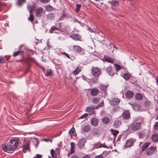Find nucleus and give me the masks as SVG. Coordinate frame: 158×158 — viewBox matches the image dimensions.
I'll return each mask as SVG.
<instances>
[{"instance_id": "1", "label": "nucleus", "mask_w": 158, "mask_h": 158, "mask_svg": "<svg viewBox=\"0 0 158 158\" xmlns=\"http://www.w3.org/2000/svg\"><path fill=\"white\" fill-rule=\"evenodd\" d=\"M9 143V144L7 146L5 143L2 145V149L4 152H7V151H14L19 144V139H12L10 140Z\"/></svg>"}, {"instance_id": "2", "label": "nucleus", "mask_w": 158, "mask_h": 158, "mask_svg": "<svg viewBox=\"0 0 158 158\" xmlns=\"http://www.w3.org/2000/svg\"><path fill=\"white\" fill-rule=\"evenodd\" d=\"M131 129L134 131L139 130L142 128L141 123L134 121L130 125Z\"/></svg>"}, {"instance_id": "3", "label": "nucleus", "mask_w": 158, "mask_h": 158, "mask_svg": "<svg viewBox=\"0 0 158 158\" xmlns=\"http://www.w3.org/2000/svg\"><path fill=\"white\" fill-rule=\"evenodd\" d=\"M91 71L92 74L95 78L98 77L101 73L100 69L95 67H93Z\"/></svg>"}, {"instance_id": "4", "label": "nucleus", "mask_w": 158, "mask_h": 158, "mask_svg": "<svg viewBox=\"0 0 158 158\" xmlns=\"http://www.w3.org/2000/svg\"><path fill=\"white\" fill-rule=\"evenodd\" d=\"M73 49L74 52L77 53H80L83 54L84 53V49L78 45L73 46Z\"/></svg>"}, {"instance_id": "5", "label": "nucleus", "mask_w": 158, "mask_h": 158, "mask_svg": "<svg viewBox=\"0 0 158 158\" xmlns=\"http://www.w3.org/2000/svg\"><path fill=\"white\" fill-rule=\"evenodd\" d=\"M70 37L75 41H81V37L79 34H72L70 35Z\"/></svg>"}, {"instance_id": "6", "label": "nucleus", "mask_w": 158, "mask_h": 158, "mask_svg": "<svg viewBox=\"0 0 158 158\" xmlns=\"http://www.w3.org/2000/svg\"><path fill=\"white\" fill-rule=\"evenodd\" d=\"M156 147L153 146L149 147L148 149L146 150V153L148 156H151L155 152Z\"/></svg>"}, {"instance_id": "7", "label": "nucleus", "mask_w": 158, "mask_h": 158, "mask_svg": "<svg viewBox=\"0 0 158 158\" xmlns=\"http://www.w3.org/2000/svg\"><path fill=\"white\" fill-rule=\"evenodd\" d=\"M122 116L124 119H128L131 117L130 113L128 110H125L123 112Z\"/></svg>"}, {"instance_id": "8", "label": "nucleus", "mask_w": 158, "mask_h": 158, "mask_svg": "<svg viewBox=\"0 0 158 158\" xmlns=\"http://www.w3.org/2000/svg\"><path fill=\"white\" fill-rule=\"evenodd\" d=\"M44 9L40 7L37 9L35 11L36 16L37 17H41L44 15Z\"/></svg>"}, {"instance_id": "9", "label": "nucleus", "mask_w": 158, "mask_h": 158, "mask_svg": "<svg viewBox=\"0 0 158 158\" xmlns=\"http://www.w3.org/2000/svg\"><path fill=\"white\" fill-rule=\"evenodd\" d=\"M134 143L133 139H130L127 140L124 146L125 148H127L132 146L134 144Z\"/></svg>"}, {"instance_id": "10", "label": "nucleus", "mask_w": 158, "mask_h": 158, "mask_svg": "<svg viewBox=\"0 0 158 158\" xmlns=\"http://www.w3.org/2000/svg\"><path fill=\"white\" fill-rule=\"evenodd\" d=\"M112 69V67L110 65L107 67L105 69L106 71L109 74V75L112 76H113L115 73H114L113 72ZM116 73L117 75H118L117 73Z\"/></svg>"}, {"instance_id": "11", "label": "nucleus", "mask_w": 158, "mask_h": 158, "mask_svg": "<svg viewBox=\"0 0 158 158\" xmlns=\"http://www.w3.org/2000/svg\"><path fill=\"white\" fill-rule=\"evenodd\" d=\"M120 101V100L119 98H115L111 100L110 102V103L112 106H117L119 104Z\"/></svg>"}, {"instance_id": "12", "label": "nucleus", "mask_w": 158, "mask_h": 158, "mask_svg": "<svg viewBox=\"0 0 158 158\" xmlns=\"http://www.w3.org/2000/svg\"><path fill=\"white\" fill-rule=\"evenodd\" d=\"M90 123L92 126L95 127L98 125V121L97 118H93L90 120Z\"/></svg>"}, {"instance_id": "13", "label": "nucleus", "mask_w": 158, "mask_h": 158, "mask_svg": "<svg viewBox=\"0 0 158 158\" xmlns=\"http://www.w3.org/2000/svg\"><path fill=\"white\" fill-rule=\"evenodd\" d=\"M99 90L95 88L90 90V93L91 95L95 96L97 95L99 93Z\"/></svg>"}, {"instance_id": "14", "label": "nucleus", "mask_w": 158, "mask_h": 158, "mask_svg": "<svg viewBox=\"0 0 158 158\" xmlns=\"http://www.w3.org/2000/svg\"><path fill=\"white\" fill-rule=\"evenodd\" d=\"M103 59L105 61L111 63H113L114 61L113 59L112 58L110 57L107 56L106 55L104 56Z\"/></svg>"}, {"instance_id": "15", "label": "nucleus", "mask_w": 158, "mask_h": 158, "mask_svg": "<svg viewBox=\"0 0 158 158\" xmlns=\"http://www.w3.org/2000/svg\"><path fill=\"white\" fill-rule=\"evenodd\" d=\"M91 127L89 125L84 126L81 129V130L84 132H88L90 131Z\"/></svg>"}, {"instance_id": "16", "label": "nucleus", "mask_w": 158, "mask_h": 158, "mask_svg": "<svg viewBox=\"0 0 158 158\" xmlns=\"http://www.w3.org/2000/svg\"><path fill=\"white\" fill-rule=\"evenodd\" d=\"M134 96V93L130 90L127 91L125 93V96L128 98H131L133 97Z\"/></svg>"}, {"instance_id": "17", "label": "nucleus", "mask_w": 158, "mask_h": 158, "mask_svg": "<svg viewBox=\"0 0 158 158\" xmlns=\"http://www.w3.org/2000/svg\"><path fill=\"white\" fill-rule=\"evenodd\" d=\"M94 146L96 148H107V147L104 144H102L100 142H98L94 144Z\"/></svg>"}, {"instance_id": "18", "label": "nucleus", "mask_w": 158, "mask_h": 158, "mask_svg": "<svg viewBox=\"0 0 158 158\" xmlns=\"http://www.w3.org/2000/svg\"><path fill=\"white\" fill-rule=\"evenodd\" d=\"M108 2L112 6H118L119 5V2L116 0H113L111 1Z\"/></svg>"}, {"instance_id": "19", "label": "nucleus", "mask_w": 158, "mask_h": 158, "mask_svg": "<svg viewBox=\"0 0 158 158\" xmlns=\"http://www.w3.org/2000/svg\"><path fill=\"white\" fill-rule=\"evenodd\" d=\"M20 56L22 58H23V52L21 51H18L14 52L13 53V56L14 57H16L18 56Z\"/></svg>"}, {"instance_id": "20", "label": "nucleus", "mask_w": 158, "mask_h": 158, "mask_svg": "<svg viewBox=\"0 0 158 158\" xmlns=\"http://www.w3.org/2000/svg\"><path fill=\"white\" fill-rule=\"evenodd\" d=\"M85 143V139H82L79 141L78 144L79 146L81 148H83Z\"/></svg>"}, {"instance_id": "21", "label": "nucleus", "mask_w": 158, "mask_h": 158, "mask_svg": "<svg viewBox=\"0 0 158 158\" xmlns=\"http://www.w3.org/2000/svg\"><path fill=\"white\" fill-rule=\"evenodd\" d=\"M53 75V72L51 69H48L47 70L46 74L47 77H51Z\"/></svg>"}, {"instance_id": "22", "label": "nucleus", "mask_w": 158, "mask_h": 158, "mask_svg": "<svg viewBox=\"0 0 158 158\" xmlns=\"http://www.w3.org/2000/svg\"><path fill=\"white\" fill-rule=\"evenodd\" d=\"M121 124V121L119 120H116L114 124V127L116 128H118Z\"/></svg>"}, {"instance_id": "23", "label": "nucleus", "mask_w": 158, "mask_h": 158, "mask_svg": "<svg viewBox=\"0 0 158 158\" xmlns=\"http://www.w3.org/2000/svg\"><path fill=\"white\" fill-rule=\"evenodd\" d=\"M102 121L103 123L107 124L110 122V120L109 118L107 117H105L102 119Z\"/></svg>"}, {"instance_id": "24", "label": "nucleus", "mask_w": 158, "mask_h": 158, "mask_svg": "<svg viewBox=\"0 0 158 158\" xmlns=\"http://www.w3.org/2000/svg\"><path fill=\"white\" fill-rule=\"evenodd\" d=\"M23 151L24 153H26L27 151L30 150V146L29 144L23 145L22 147Z\"/></svg>"}, {"instance_id": "25", "label": "nucleus", "mask_w": 158, "mask_h": 158, "mask_svg": "<svg viewBox=\"0 0 158 158\" xmlns=\"http://www.w3.org/2000/svg\"><path fill=\"white\" fill-rule=\"evenodd\" d=\"M95 107L93 105H90L86 108V111L90 112L93 111L95 109Z\"/></svg>"}, {"instance_id": "26", "label": "nucleus", "mask_w": 158, "mask_h": 158, "mask_svg": "<svg viewBox=\"0 0 158 158\" xmlns=\"http://www.w3.org/2000/svg\"><path fill=\"white\" fill-rule=\"evenodd\" d=\"M123 77L126 81H128L130 78L131 76L130 74L126 73L123 74Z\"/></svg>"}, {"instance_id": "27", "label": "nucleus", "mask_w": 158, "mask_h": 158, "mask_svg": "<svg viewBox=\"0 0 158 158\" xmlns=\"http://www.w3.org/2000/svg\"><path fill=\"white\" fill-rule=\"evenodd\" d=\"M107 87V85H105L103 84H102L100 85V89L103 92H106Z\"/></svg>"}, {"instance_id": "28", "label": "nucleus", "mask_w": 158, "mask_h": 158, "mask_svg": "<svg viewBox=\"0 0 158 158\" xmlns=\"http://www.w3.org/2000/svg\"><path fill=\"white\" fill-rule=\"evenodd\" d=\"M135 98L137 100L140 101L143 99V96L140 93H137L135 96Z\"/></svg>"}, {"instance_id": "29", "label": "nucleus", "mask_w": 158, "mask_h": 158, "mask_svg": "<svg viewBox=\"0 0 158 158\" xmlns=\"http://www.w3.org/2000/svg\"><path fill=\"white\" fill-rule=\"evenodd\" d=\"M92 133L93 136L98 135L99 133V130L97 128H94L93 129Z\"/></svg>"}, {"instance_id": "30", "label": "nucleus", "mask_w": 158, "mask_h": 158, "mask_svg": "<svg viewBox=\"0 0 158 158\" xmlns=\"http://www.w3.org/2000/svg\"><path fill=\"white\" fill-rule=\"evenodd\" d=\"M100 98H99L95 97L93 98L92 102L93 103L97 104L99 101Z\"/></svg>"}, {"instance_id": "31", "label": "nucleus", "mask_w": 158, "mask_h": 158, "mask_svg": "<svg viewBox=\"0 0 158 158\" xmlns=\"http://www.w3.org/2000/svg\"><path fill=\"white\" fill-rule=\"evenodd\" d=\"M150 143H145L141 147V150L142 151H144L145 149L148 147Z\"/></svg>"}, {"instance_id": "32", "label": "nucleus", "mask_w": 158, "mask_h": 158, "mask_svg": "<svg viewBox=\"0 0 158 158\" xmlns=\"http://www.w3.org/2000/svg\"><path fill=\"white\" fill-rule=\"evenodd\" d=\"M152 139L153 142H157L158 141V135L157 134L152 135Z\"/></svg>"}, {"instance_id": "33", "label": "nucleus", "mask_w": 158, "mask_h": 158, "mask_svg": "<svg viewBox=\"0 0 158 158\" xmlns=\"http://www.w3.org/2000/svg\"><path fill=\"white\" fill-rule=\"evenodd\" d=\"M114 66L117 72L118 71L122 69V67L117 64H114Z\"/></svg>"}, {"instance_id": "34", "label": "nucleus", "mask_w": 158, "mask_h": 158, "mask_svg": "<svg viewBox=\"0 0 158 158\" xmlns=\"http://www.w3.org/2000/svg\"><path fill=\"white\" fill-rule=\"evenodd\" d=\"M69 133L71 135V136H72V135H73L75 136V135H76L75 129L74 127H73L71 129V130L69 131Z\"/></svg>"}, {"instance_id": "35", "label": "nucleus", "mask_w": 158, "mask_h": 158, "mask_svg": "<svg viewBox=\"0 0 158 158\" xmlns=\"http://www.w3.org/2000/svg\"><path fill=\"white\" fill-rule=\"evenodd\" d=\"M59 30V28L57 27L56 26H52L51 27V28L50 30V32L51 33H53V32L55 31L56 30Z\"/></svg>"}, {"instance_id": "36", "label": "nucleus", "mask_w": 158, "mask_h": 158, "mask_svg": "<svg viewBox=\"0 0 158 158\" xmlns=\"http://www.w3.org/2000/svg\"><path fill=\"white\" fill-rule=\"evenodd\" d=\"M81 71V68L77 67L76 69L74 70L73 72V73L75 75H77Z\"/></svg>"}, {"instance_id": "37", "label": "nucleus", "mask_w": 158, "mask_h": 158, "mask_svg": "<svg viewBox=\"0 0 158 158\" xmlns=\"http://www.w3.org/2000/svg\"><path fill=\"white\" fill-rule=\"evenodd\" d=\"M55 17V14L53 13H52L48 14V18L49 19H54Z\"/></svg>"}, {"instance_id": "38", "label": "nucleus", "mask_w": 158, "mask_h": 158, "mask_svg": "<svg viewBox=\"0 0 158 158\" xmlns=\"http://www.w3.org/2000/svg\"><path fill=\"white\" fill-rule=\"evenodd\" d=\"M151 102L148 100L145 101L144 102V105L146 107H148L151 106Z\"/></svg>"}, {"instance_id": "39", "label": "nucleus", "mask_w": 158, "mask_h": 158, "mask_svg": "<svg viewBox=\"0 0 158 158\" xmlns=\"http://www.w3.org/2000/svg\"><path fill=\"white\" fill-rule=\"evenodd\" d=\"M27 9L29 11V13H32L34 7L32 6L29 5L27 6Z\"/></svg>"}, {"instance_id": "40", "label": "nucleus", "mask_w": 158, "mask_h": 158, "mask_svg": "<svg viewBox=\"0 0 158 158\" xmlns=\"http://www.w3.org/2000/svg\"><path fill=\"white\" fill-rule=\"evenodd\" d=\"M76 8L75 10V11L77 13H78L79 12L80 8L81 7V5L80 4H77L76 5Z\"/></svg>"}, {"instance_id": "41", "label": "nucleus", "mask_w": 158, "mask_h": 158, "mask_svg": "<svg viewBox=\"0 0 158 158\" xmlns=\"http://www.w3.org/2000/svg\"><path fill=\"white\" fill-rule=\"evenodd\" d=\"M30 13V17L28 18V20L29 21H31V22H32L34 20V18L33 17V13Z\"/></svg>"}, {"instance_id": "42", "label": "nucleus", "mask_w": 158, "mask_h": 158, "mask_svg": "<svg viewBox=\"0 0 158 158\" xmlns=\"http://www.w3.org/2000/svg\"><path fill=\"white\" fill-rule=\"evenodd\" d=\"M105 153V152H103L101 154L96 156L94 158H104L105 156L104 155Z\"/></svg>"}, {"instance_id": "43", "label": "nucleus", "mask_w": 158, "mask_h": 158, "mask_svg": "<svg viewBox=\"0 0 158 158\" xmlns=\"http://www.w3.org/2000/svg\"><path fill=\"white\" fill-rule=\"evenodd\" d=\"M111 131L112 134L115 136H116L119 133V131L116 130H114L111 129Z\"/></svg>"}, {"instance_id": "44", "label": "nucleus", "mask_w": 158, "mask_h": 158, "mask_svg": "<svg viewBox=\"0 0 158 158\" xmlns=\"http://www.w3.org/2000/svg\"><path fill=\"white\" fill-rule=\"evenodd\" d=\"M51 154L52 156L53 157H54L55 156H57V154L56 153L53 149H52L51 151Z\"/></svg>"}, {"instance_id": "45", "label": "nucleus", "mask_w": 158, "mask_h": 158, "mask_svg": "<svg viewBox=\"0 0 158 158\" xmlns=\"http://www.w3.org/2000/svg\"><path fill=\"white\" fill-rule=\"evenodd\" d=\"M89 115L88 114H84L82 115H81L80 118H78V119H84L85 118H86Z\"/></svg>"}, {"instance_id": "46", "label": "nucleus", "mask_w": 158, "mask_h": 158, "mask_svg": "<svg viewBox=\"0 0 158 158\" xmlns=\"http://www.w3.org/2000/svg\"><path fill=\"white\" fill-rule=\"evenodd\" d=\"M26 0H18L17 2V4L21 6L23 3L25 2Z\"/></svg>"}, {"instance_id": "47", "label": "nucleus", "mask_w": 158, "mask_h": 158, "mask_svg": "<svg viewBox=\"0 0 158 158\" xmlns=\"http://www.w3.org/2000/svg\"><path fill=\"white\" fill-rule=\"evenodd\" d=\"M104 106V103L103 101L100 104H99L96 107V109H98V108L101 107H102Z\"/></svg>"}, {"instance_id": "48", "label": "nucleus", "mask_w": 158, "mask_h": 158, "mask_svg": "<svg viewBox=\"0 0 158 158\" xmlns=\"http://www.w3.org/2000/svg\"><path fill=\"white\" fill-rule=\"evenodd\" d=\"M6 60L2 56H0V63H5L6 62Z\"/></svg>"}, {"instance_id": "49", "label": "nucleus", "mask_w": 158, "mask_h": 158, "mask_svg": "<svg viewBox=\"0 0 158 158\" xmlns=\"http://www.w3.org/2000/svg\"><path fill=\"white\" fill-rule=\"evenodd\" d=\"M75 144L73 142H72L71 143V152H72V150L73 149H74L75 147Z\"/></svg>"}, {"instance_id": "50", "label": "nucleus", "mask_w": 158, "mask_h": 158, "mask_svg": "<svg viewBox=\"0 0 158 158\" xmlns=\"http://www.w3.org/2000/svg\"><path fill=\"white\" fill-rule=\"evenodd\" d=\"M66 16V14L64 13L62 14L61 16H60L59 20H62L64 18H65Z\"/></svg>"}, {"instance_id": "51", "label": "nucleus", "mask_w": 158, "mask_h": 158, "mask_svg": "<svg viewBox=\"0 0 158 158\" xmlns=\"http://www.w3.org/2000/svg\"><path fill=\"white\" fill-rule=\"evenodd\" d=\"M53 8L51 6L48 5L46 7V9L48 11H52Z\"/></svg>"}, {"instance_id": "52", "label": "nucleus", "mask_w": 158, "mask_h": 158, "mask_svg": "<svg viewBox=\"0 0 158 158\" xmlns=\"http://www.w3.org/2000/svg\"><path fill=\"white\" fill-rule=\"evenodd\" d=\"M43 3H47L50 2V0H40Z\"/></svg>"}, {"instance_id": "53", "label": "nucleus", "mask_w": 158, "mask_h": 158, "mask_svg": "<svg viewBox=\"0 0 158 158\" xmlns=\"http://www.w3.org/2000/svg\"><path fill=\"white\" fill-rule=\"evenodd\" d=\"M154 129L155 130L158 131V122L155 123L154 125Z\"/></svg>"}, {"instance_id": "54", "label": "nucleus", "mask_w": 158, "mask_h": 158, "mask_svg": "<svg viewBox=\"0 0 158 158\" xmlns=\"http://www.w3.org/2000/svg\"><path fill=\"white\" fill-rule=\"evenodd\" d=\"M83 158H91V156L89 155L86 154L84 156Z\"/></svg>"}, {"instance_id": "55", "label": "nucleus", "mask_w": 158, "mask_h": 158, "mask_svg": "<svg viewBox=\"0 0 158 158\" xmlns=\"http://www.w3.org/2000/svg\"><path fill=\"white\" fill-rule=\"evenodd\" d=\"M43 140L47 142L50 141L51 143H52V140L50 139H44Z\"/></svg>"}, {"instance_id": "56", "label": "nucleus", "mask_w": 158, "mask_h": 158, "mask_svg": "<svg viewBox=\"0 0 158 158\" xmlns=\"http://www.w3.org/2000/svg\"><path fill=\"white\" fill-rule=\"evenodd\" d=\"M62 54L64 55L68 58H70V57L69 55L65 52H63Z\"/></svg>"}, {"instance_id": "57", "label": "nucleus", "mask_w": 158, "mask_h": 158, "mask_svg": "<svg viewBox=\"0 0 158 158\" xmlns=\"http://www.w3.org/2000/svg\"><path fill=\"white\" fill-rule=\"evenodd\" d=\"M99 33V35L100 36H101V37L103 38H104V35L103 34V33L102 32H100Z\"/></svg>"}, {"instance_id": "58", "label": "nucleus", "mask_w": 158, "mask_h": 158, "mask_svg": "<svg viewBox=\"0 0 158 158\" xmlns=\"http://www.w3.org/2000/svg\"><path fill=\"white\" fill-rule=\"evenodd\" d=\"M122 135H119L118 136V138L117 139V141H120V139H121V138L122 137Z\"/></svg>"}, {"instance_id": "59", "label": "nucleus", "mask_w": 158, "mask_h": 158, "mask_svg": "<svg viewBox=\"0 0 158 158\" xmlns=\"http://www.w3.org/2000/svg\"><path fill=\"white\" fill-rule=\"evenodd\" d=\"M36 158H41L42 157V156L39 154H38L36 155Z\"/></svg>"}, {"instance_id": "60", "label": "nucleus", "mask_w": 158, "mask_h": 158, "mask_svg": "<svg viewBox=\"0 0 158 158\" xmlns=\"http://www.w3.org/2000/svg\"><path fill=\"white\" fill-rule=\"evenodd\" d=\"M1 4L2 6H7V4H6L5 2H2Z\"/></svg>"}, {"instance_id": "61", "label": "nucleus", "mask_w": 158, "mask_h": 158, "mask_svg": "<svg viewBox=\"0 0 158 158\" xmlns=\"http://www.w3.org/2000/svg\"><path fill=\"white\" fill-rule=\"evenodd\" d=\"M29 60H31L32 61H35V59L34 58L32 57H30L29 58Z\"/></svg>"}, {"instance_id": "62", "label": "nucleus", "mask_w": 158, "mask_h": 158, "mask_svg": "<svg viewBox=\"0 0 158 158\" xmlns=\"http://www.w3.org/2000/svg\"><path fill=\"white\" fill-rule=\"evenodd\" d=\"M155 79H156V84L158 86V77H156L155 78Z\"/></svg>"}, {"instance_id": "63", "label": "nucleus", "mask_w": 158, "mask_h": 158, "mask_svg": "<svg viewBox=\"0 0 158 158\" xmlns=\"http://www.w3.org/2000/svg\"><path fill=\"white\" fill-rule=\"evenodd\" d=\"M111 46L114 48H115L116 49H118V48L114 45L113 44H112V45H111Z\"/></svg>"}, {"instance_id": "64", "label": "nucleus", "mask_w": 158, "mask_h": 158, "mask_svg": "<svg viewBox=\"0 0 158 158\" xmlns=\"http://www.w3.org/2000/svg\"><path fill=\"white\" fill-rule=\"evenodd\" d=\"M71 158H79L77 156H72Z\"/></svg>"}]
</instances>
